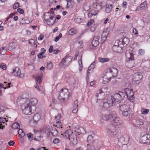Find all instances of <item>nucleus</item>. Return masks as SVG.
Segmentation results:
<instances>
[{"label": "nucleus", "instance_id": "f257e3e1", "mask_svg": "<svg viewBox=\"0 0 150 150\" xmlns=\"http://www.w3.org/2000/svg\"><path fill=\"white\" fill-rule=\"evenodd\" d=\"M53 9L51 8L48 12L44 13V18L46 21V23L48 25H52L57 21L56 19L59 20L61 18V16L59 15H57L55 17V15Z\"/></svg>", "mask_w": 150, "mask_h": 150}, {"label": "nucleus", "instance_id": "f03ea898", "mask_svg": "<svg viewBox=\"0 0 150 150\" xmlns=\"http://www.w3.org/2000/svg\"><path fill=\"white\" fill-rule=\"evenodd\" d=\"M62 135L65 138H69V139L74 144H76L77 143V140L76 135L74 134L72 131L70 129H68Z\"/></svg>", "mask_w": 150, "mask_h": 150}, {"label": "nucleus", "instance_id": "7ed1b4c3", "mask_svg": "<svg viewBox=\"0 0 150 150\" xmlns=\"http://www.w3.org/2000/svg\"><path fill=\"white\" fill-rule=\"evenodd\" d=\"M69 93L66 88H62L59 92L58 98L59 100L64 101L68 99L69 97Z\"/></svg>", "mask_w": 150, "mask_h": 150}, {"label": "nucleus", "instance_id": "20e7f679", "mask_svg": "<svg viewBox=\"0 0 150 150\" xmlns=\"http://www.w3.org/2000/svg\"><path fill=\"white\" fill-rule=\"evenodd\" d=\"M117 116V114L116 112L114 111H112L106 114L103 115L102 116V118L103 120L111 121L113 120L114 118H116Z\"/></svg>", "mask_w": 150, "mask_h": 150}, {"label": "nucleus", "instance_id": "39448f33", "mask_svg": "<svg viewBox=\"0 0 150 150\" xmlns=\"http://www.w3.org/2000/svg\"><path fill=\"white\" fill-rule=\"evenodd\" d=\"M140 142L143 144H150V134L145 132H142L141 134Z\"/></svg>", "mask_w": 150, "mask_h": 150}, {"label": "nucleus", "instance_id": "423d86ee", "mask_svg": "<svg viewBox=\"0 0 150 150\" xmlns=\"http://www.w3.org/2000/svg\"><path fill=\"white\" fill-rule=\"evenodd\" d=\"M143 77L142 74L141 72L135 73L132 78V83L135 85H138L141 82Z\"/></svg>", "mask_w": 150, "mask_h": 150}, {"label": "nucleus", "instance_id": "0eeeda50", "mask_svg": "<svg viewBox=\"0 0 150 150\" xmlns=\"http://www.w3.org/2000/svg\"><path fill=\"white\" fill-rule=\"evenodd\" d=\"M125 96V94L123 92L119 91L118 93H116L112 97V98L116 102H119L120 100H122Z\"/></svg>", "mask_w": 150, "mask_h": 150}, {"label": "nucleus", "instance_id": "6e6552de", "mask_svg": "<svg viewBox=\"0 0 150 150\" xmlns=\"http://www.w3.org/2000/svg\"><path fill=\"white\" fill-rule=\"evenodd\" d=\"M107 132L111 137L116 135L117 133V127L112 125H110L107 126Z\"/></svg>", "mask_w": 150, "mask_h": 150}, {"label": "nucleus", "instance_id": "1a4fd4ad", "mask_svg": "<svg viewBox=\"0 0 150 150\" xmlns=\"http://www.w3.org/2000/svg\"><path fill=\"white\" fill-rule=\"evenodd\" d=\"M129 141V137L127 135H124L121 136L119 139L118 144L119 146L122 144H127Z\"/></svg>", "mask_w": 150, "mask_h": 150}, {"label": "nucleus", "instance_id": "9d476101", "mask_svg": "<svg viewBox=\"0 0 150 150\" xmlns=\"http://www.w3.org/2000/svg\"><path fill=\"white\" fill-rule=\"evenodd\" d=\"M124 93L125 94V96L126 95L127 98L130 101L133 102L134 101V93L132 89L129 90V88H126L124 91Z\"/></svg>", "mask_w": 150, "mask_h": 150}, {"label": "nucleus", "instance_id": "9b49d317", "mask_svg": "<svg viewBox=\"0 0 150 150\" xmlns=\"http://www.w3.org/2000/svg\"><path fill=\"white\" fill-rule=\"evenodd\" d=\"M107 72L110 73H109L110 75L112 78H114L117 75L118 70L116 68L112 67L109 69V71H108Z\"/></svg>", "mask_w": 150, "mask_h": 150}, {"label": "nucleus", "instance_id": "f8f14e48", "mask_svg": "<svg viewBox=\"0 0 150 150\" xmlns=\"http://www.w3.org/2000/svg\"><path fill=\"white\" fill-rule=\"evenodd\" d=\"M37 103V100L35 98H33L30 99L29 100V103L27 104L31 107L33 109V110H34L36 109L35 106Z\"/></svg>", "mask_w": 150, "mask_h": 150}, {"label": "nucleus", "instance_id": "ddd939ff", "mask_svg": "<svg viewBox=\"0 0 150 150\" xmlns=\"http://www.w3.org/2000/svg\"><path fill=\"white\" fill-rule=\"evenodd\" d=\"M120 112H122L127 110H132V109L130 108L129 105L125 104H123L119 105Z\"/></svg>", "mask_w": 150, "mask_h": 150}, {"label": "nucleus", "instance_id": "4468645a", "mask_svg": "<svg viewBox=\"0 0 150 150\" xmlns=\"http://www.w3.org/2000/svg\"><path fill=\"white\" fill-rule=\"evenodd\" d=\"M33 109L31 107L27 104V106L25 107V108L22 110L23 113L27 115H30L31 114L32 110Z\"/></svg>", "mask_w": 150, "mask_h": 150}, {"label": "nucleus", "instance_id": "2eb2a0df", "mask_svg": "<svg viewBox=\"0 0 150 150\" xmlns=\"http://www.w3.org/2000/svg\"><path fill=\"white\" fill-rule=\"evenodd\" d=\"M12 74L15 76H19L20 77H23L24 76L23 74L21 73V71L19 68L16 67L13 69Z\"/></svg>", "mask_w": 150, "mask_h": 150}, {"label": "nucleus", "instance_id": "dca6fc26", "mask_svg": "<svg viewBox=\"0 0 150 150\" xmlns=\"http://www.w3.org/2000/svg\"><path fill=\"white\" fill-rule=\"evenodd\" d=\"M71 59V61L72 59V57H68V55H66L64 58L62 59L61 62H60L61 64H62V67L65 68L69 66V64H66V63L68 62L69 60L68 59Z\"/></svg>", "mask_w": 150, "mask_h": 150}, {"label": "nucleus", "instance_id": "f3484780", "mask_svg": "<svg viewBox=\"0 0 150 150\" xmlns=\"http://www.w3.org/2000/svg\"><path fill=\"white\" fill-rule=\"evenodd\" d=\"M113 122L112 124L114 126L117 127H119L121 126L122 124V121L119 118H118L117 116L116 118H114L113 120Z\"/></svg>", "mask_w": 150, "mask_h": 150}, {"label": "nucleus", "instance_id": "a211bd4d", "mask_svg": "<svg viewBox=\"0 0 150 150\" xmlns=\"http://www.w3.org/2000/svg\"><path fill=\"white\" fill-rule=\"evenodd\" d=\"M126 56L127 58H128L129 60L127 61L128 63H130L131 61L132 62V61L134 60V54L132 52L127 51L126 53Z\"/></svg>", "mask_w": 150, "mask_h": 150}, {"label": "nucleus", "instance_id": "6ab92c4d", "mask_svg": "<svg viewBox=\"0 0 150 150\" xmlns=\"http://www.w3.org/2000/svg\"><path fill=\"white\" fill-rule=\"evenodd\" d=\"M109 73L106 72L105 75L103 77V83L106 84L109 82L110 80L112 78L109 74Z\"/></svg>", "mask_w": 150, "mask_h": 150}, {"label": "nucleus", "instance_id": "aec40b11", "mask_svg": "<svg viewBox=\"0 0 150 150\" xmlns=\"http://www.w3.org/2000/svg\"><path fill=\"white\" fill-rule=\"evenodd\" d=\"M76 130L75 131H76L77 132L79 133L82 134H84L86 133V132L84 129L82 127H81L79 125H77L75 127Z\"/></svg>", "mask_w": 150, "mask_h": 150}, {"label": "nucleus", "instance_id": "412c9836", "mask_svg": "<svg viewBox=\"0 0 150 150\" xmlns=\"http://www.w3.org/2000/svg\"><path fill=\"white\" fill-rule=\"evenodd\" d=\"M61 115L58 114L55 117V120L56 121V126L59 128L61 127V122L59 119L61 117Z\"/></svg>", "mask_w": 150, "mask_h": 150}, {"label": "nucleus", "instance_id": "4be33fe9", "mask_svg": "<svg viewBox=\"0 0 150 150\" xmlns=\"http://www.w3.org/2000/svg\"><path fill=\"white\" fill-rule=\"evenodd\" d=\"M117 42L118 45H115L112 47V50L115 52H120V51L121 49V47H119V44L118 43L119 41H117Z\"/></svg>", "mask_w": 150, "mask_h": 150}, {"label": "nucleus", "instance_id": "5701e85b", "mask_svg": "<svg viewBox=\"0 0 150 150\" xmlns=\"http://www.w3.org/2000/svg\"><path fill=\"white\" fill-rule=\"evenodd\" d=\"M108 33L106 32L103 31L101 35V41L103 43L106 40Z\"/></svg>", "mask_w": 150, "mask_h": 150}, {"label": "nucleus", "instance_id": "b1692460", "mask_svg": "<svg viewBox=\"0 0 150 150\" xmlns=\"http://www.w3.org/2000/svg\"><path fill=\"white\" fill-rule=\"evenodd\" d=\"M52 127H51L49 126L48 125L45 127L44 130V132L46 133L47 136H49L50 134L51 129Z\"/></svg>", "mask_w": 150, "mask_h": 150}, {"label": "nucleus", "instance_id": "393cba45", "mask_svg": "<svg viewBox=\"0 0 150 150\" xmlns=\"http://www.w3.org/2000/svg\"><path fill=\"white\" fill-rule=\"evenodd\" d=\"M132 110H128L120 112L123 116L128 117L130 116V115L132 113Z\"/></svg>", "mask_w": 150, "mask_h": 150}, {"label": "nucleus", "instance_id": "a878e982", "mask_svg": "<svg viewBox=\"0 0 150 150\" xmlns=\"http://www.w3.org/2000/svg\"><path fill=\"white\" fill-rule=\"evenodd\" d=\"M129 40L127 38L125 37L122 40V44L124 46H126L128 45L129 42Z\"/></svg>", "mask_w": 150, "mask_h": 150}, {"label": "nucleus", "instance_id": "bb28decb", "mask_svg": "<svg viewBox=\"0 0 150 150\" xmlns=\"http://www.w3.org/2000/svg\"><path fill=\"white\" fill-rule=\"evenodd\" d=\"M35 80L36 82V86H35V88L37 89L38 88L39 90V87H38V88L37 87L38 86L37 83H38L39 85L42 82L41 78L40 76H38L36 78Z\"/></svg>", "mask_w": 150, "mask_h": 150}, {"label": "nucleus", "instance_id": "cd10ccee", "mask_svg": "<svg viewBox=\"0 0 150 150\" xmlns=\"http://www.w3.org/2000/svg\"><path fill=\"white\" fill-rule=\"evenodd\" d=\"M40 118V115L38 113L35 114L33 117V119L35 122V123L36 122H38Z\"/></svg>", "mask_w": 150, "mask_h": 150}, {"label": "nucleus", "instance_id": "c85d7f7f", "mask_svg": "<svg viewBox=\"0 0 150 150\" xmlns=\"http://www.w3.org/2000/svg\"><path fill=\"white\" fill-rule=\"evenodd\" d=\"M112 4H107L106 5L105 11L106 13H109L112 10Z\"/></svg>", "mask_w": 150, "mask_h": 150}, {"label": "nucleus", "instance_id": "c756f323", "mask_svg": "<svg viewBox=\"0 0 150 150\" xmlns=\"http://www.w3.org/2000/svg\"><path fill=\"white\" fill-rule=\"evenodd\" d=\"M93 138L92 135H89L87 137V142L89 144H87V146L89 144L91 145L93 143Z\"/></svg>", "mask_w": 150, "mask_h": 150}, {"label": "nucleus", "instance_id": "7c9ffc66", "mask_svg": "<svg viewBox=\"0 0 150 150\" xmlns=\"http://www.w3.org/2000/svg\"><path fill=\"white\" fill-rule=\"evenodd\" d=\"M16 47V45L15 43L13 42H12L9 43L8 47V49L11 50L15 49Z\"/></svg>", "mask_w": 150, "mask_h": 150}, {"label": "nucleus", "instance_id": "2f4dec72", "mask_svg": "<svg viewBox=\"0 0 150 150\" xmlns=\"http://www.w3.org/2000/svg\"><path fill=\"white\" fill-rule=\"evenodd\" d=\"M147 6V2H144L142 3L139 6V9L141 10H142L145 8Z\"/></svg>", "mask_w": 150, "mask_h": 150}, {"label": "nucleus", "instance_id": "473e14b6", "mask_svg": "<svg viewBox=\"0 0 150 150\" xmlns=\"http://www.w3.org/2000/svg\"><path fill=\"white\" fill-rule=\"evenodd\" d=\"M99 61L102 63H105L109 61V59L108 58L99 57L98 58Z\"/></svg>", "mask_w": 150, "mask_h": 150}, {"label": "nucleus", "instance_id": "72a5a7b5", "mask_svg": "<svg viewBox=\"0 0 150 150\" xmlns=\"http://www.w3.org/2000/svg\"><path fill=\"white\" fill-rule=\"evenodd\" d=\"M51 133L52 135L53 136H56L57 135L58 132L57 130L55 128H52L51 129Z\"/></svg>", "mask_w": 150, "mask_h": 150}, {"label": "nucleus", "instance_id": "f704fd0d", "mask_svg": "<svg viewBox=\"0 0 150 150\" xmlns=\"http://www.w3.org/2000/svg\"><path fill=\"white\" fill-rule=\"evenodd\" d=\"M91 43L93 46L96 47L99 45V43L98 40H95V38H93Z\"/></svg>", "mask_w": 150, "mask_h": 150}, {"label": "nucleus", "instance_id": "c9c22d12", "mask_svg": "<svg viewBox=\"0 0 150 150\" xmlns=\"http://www.w3.org/2000/svg\"><path fill=\"white\" fill-rule=\"evenodd\" d=\"M19 124L18 122H15L12 125V128L14 129H18L20 128Z\"/></svg>", "mask_w": 150, "mask_h": 150}, {"label": "nucleus", "instance_id": "e433bc0d", "mask_svg": "<svg viewBox=\"0 0 150 150\" xmlns=\"http://www.w3.org/2000/svg\"><path fill=\"white\" fill-rule=\"evenodd\" d=\"M107 102L111 106H112L113 104L115 102V101H114V100L112 98V96L110 98H109L108 99Z\"/></svg>", "mask_w": 150, "mask_h": 150}, {"label": "nucleus", "instance_id": "4c0bfd02", "mask_svg": "<svg viewBox=\"0 0 150 150\" xmlns=\"http://www.w3.org/2000/svg\"><path fill=\"white\" fill-rule=\"evenodd\" d=\"M6 47H3L0 49V54L2 55H4L6 53Z\"/></svg>", "mask_w": 150, "mask_h": 150}, {"label": "nucleus", "instance_id": "58836bf2", "mask_svg": "<svg viewBox=\"0 0 150 150\" xmlns=\"http://www.w3.org/2000/svg\"><path fill=\"white\" fill-rule=\"evenodd\" d=\"M18 133L19 136L21 137H23L25 136L24 133L23 132V130L21 129H19L18 130Z\"/></svg>", "mask_w": 150, "mask_h": 150}, {"label": "nucleus", "instance_id": "ea45409f", "mask_svg": "<svg viewBox=\"0 0 150 150\" xmlns=\"http://www.w3.org/2000/svg\"><path fill=\"white\" fill-rule=\"evenodd\" d=\"M76 32L75 30L73 28L70 29L69 31V34L71 35H73L76 34Z\"/></svg>", "mask_w": 150, "mask_h": 150}, {"label": "nucleus", "instance_id": "a19ab883", "mask_svg": "<svg viewBox=\"0 0 150 150\" xmlns=\"http://www.w3.org/2000/svg\"><path fill=\"white\" fill-rule=\"evenodd\" d=\"M44 52H41L39 53L38 55V58L42 59L43 58H45L46 57L45 55H43Z\"/></svg>", "mask_w": 150, "mask_h": 150}, {"label": "nucleus", "instance_id": "79ce46f5", "mask_svg": "<svg viewBox=\"0 0 150 150\" xmlns=\"http://www.w3.org/2000/svg\"><path fill=\"white\" fill-rule=\"evenodd\" d=\"M44 52H41L39 53L38 55V58L42 59L43 58H45L46 57L45 55H43Z\"/></svg>", "mask_w": 150, "mask_h": 150}, {"label": "nucleus", "instance_id": "37998d69", "mask_svg": "<svg viewBox=\"0 0 150 150\" xmlns=\"http://www.w3.org/2000/svg\"><path fill=\"white\" fill-rule=\"evenodd\" d=\"M44 52H41L39 53L38 55V58L42 59L43 58H45L46 57L45 55H43Z\"/></svg>", "mask_w": 150, "mask_h": 150}, {"label": "nucleus", "instance_id": "c03bdc74", "mask_svg": "<svg viewBox=\"0 0 150 150\" xmlns=\"http://www.w3.org/2000/svg\"><path fill=\"white\" fill-rule=\"evenodd\" d=\"M44 52H41L39 53L38 55V58L42 59L43 58H45L46 57L45 55H43Z\"/></svg>", "mask_w": 150, "mask_h": 150}, {"label": "nucleus", "instance_id": "a18cd8bd", "mask_svg": "<svg viewBox=\"0 0 150 150\" xmlns=\"http://www.w3.org/2000/svg\"><path fill=\"white\" fill-rule=\"evenodd\" d=\"M144 123V121L142 119L138 120L137 121V125H142Z\"/></svg>", "mask_w": 150, "mask_h": 150}, {"label": "nucleus", "instance_id": "49530a36", "mask_svg": "<svg viewBox=\"0 0 150 150\" xmlns=\"http://www.w3.org/2000/svg\"><path fill=\"white\" fill-rule=\"evenodd\" d=\"M41 136H36L35 137H32V139L35 141H39L41 139Z\"/></svg>", "mask_w": 150, "mask_h": 150}, {"label": "nucleus", "instance_id": "de8ad7c7", "mask_svg": "<svg viewBox=\"0 0 150 150\" xmlns=\"http://www.w3.org/2000/svg\"><path fill=\"white\" fill-rule=\"evenodd\" d=\"M145 53V50L142 49H139V54L141 55H144Z\"/></svg>", "mask_w": 150, "mask_h": 150}, {"label": "nucleus", "instance_id": "09e8293b", "mask_svg": "<svg viewBox=\"0 0 150 150\" xmlns=\"http://www.w3.org/2000/svg\"><path fill=\"white\" fill-rule=\"evenodd\" d=\"M49 70H51L53 68L52 63L51 62H49V63H47V68Z\"/></svg>", "mask_w": 150, "mask_h": 150}, {"label": "nucleus", "instance_id": "8fccbe9b", "mask_svg": "<svg viewBox=\"0 0 150 150\" xmlns=\"http://www.w3.org/2000/svg\"><path fill=\"white\" fill-rule=\"evenodd\" d=\"M103 107L106 108H108L111 106L107 102L104 103H103Z\"/></svg>", "mask_w": 150, "mask_h": 150}, {"label": "nucleus", "instance_id": "3c124183", "mask_svg": "<svg viewBox=\"0 0 150 150\" xmlns=\"http://www.w3.org/2000/svg\"><path fill=\"white\" fill-rule=\"evenodd\" d=\"M78 100H76L74 102L73 105V108H77L78 106Z\"/></svg>", "mask_w": 150, "mask_h": 150}, {"label": "nucleus", "instance_id": "603ef678", "mask_svg": "<svg viewBox=\"0 0 150 150\" xmlns=\"http://www.w3.org/2000/svg\"><path fill=\"white\" fill-rule=\"evenodd\" d=\"M127 144H122V145L119 146L120 147H121L123 150H127Z\"/></svg>", "mask_w": 150, "mask_h": 150}, {"label": "nucleus", "instance_id": "864d4df0", "mask_svg": "<svg viewBox=\"0 0 150 150\" xmlns=\"http://www.w3.org/2000/svg\"><path fill=\"white\" fill-rule=\"evenodd\" d=\"M0 68L4 70H5L6 68V65L4 63L0 64Z\"/></svg>", "mask_w": 150, "mask_h": 150}, {"label": "nucleus", "instance_id": "5fc2aeb1", "mask_svg": "<svg viewBox=\"0 0 150 150\" xmlns=\"http://www.w3.org/2000/svg\"><path fill=\"white\" fill-rule=\"evenodd\" d=\"M8 85H7L6 86V87L5 88L4 87H3V85L2 83H0V87L1 88H4V89H6V88H9V87H10V85L11 84V83H8Z\"/></svg>", "mask_w": 150, "mask_h": 150}, {"label": "nucleus", "instance_id": "6e6d98bb", "mask_svg": "<svg viewBox=\"0 0 150 150\" xmlns=\"http://www.w3.org/2000/svg\"><path fill=\"white\" fill-rule=\"evenodd\" d=\"M82 59H80L79 61H80L81 62V64H80L79 62V71H81L82 69V61H81Z\"/></svg>", "mask_w": 150, "mask_h": 150}, {"label": "nucleus", "instance_id": "4d7b16f0", "mask_svg": "<svg viewBox=\"0 0 150 150\" xmlns=\"http://www.w3.org/2000/svg\"><path fill=\"white\" fill-rule=\"evenodd\" d=\"M60 140L57 138H55L54 139L53 142L55 144H57L60 142Z\"/></svg>", "mask_w": 150, "mask_h": 150}, {"label": "nucleus", "instance_id": "13d9d810", "mask_svg": "<svg viewBox=\"0 0 150 150\" xmlns=\"http://www.w3.org/2000/svg\"><path fill=\"white\" fill-rule=\"evenodd\" d=\"M19 6V3L16 2L15 3L13 6V8L14 9H16Z\"/></svg>", "mask_w": 150, "mask_h": 150}, {"label": "nucleus", "instance_id": "bf43d9fd", "mask_svg": "<svg viewBox=\"0 0 150 150\" xmlns=\"http://www.w3.org/2000/svg\"><path fill=\"white\" fill-rule=\"evenodd\" d=\"M1 118V123H4L6 122H7L8 121L6 120V118L4 117H0Z\"/></svg>", "mask_w": 150, "mask_h": 150}, {"label": "nucleus", "instance_id": "052dcab7", "mask_svg": "<svg viewBox=\"0 0 150 150\" xmlns=\"http://www.w3.org/2000/svg\"><path fill=\"white\" fill-rule=\"evenodd\" d=\"M91 13H92L93 15H96L98 13V11L97 12L95 11L94 10H92L90 11Z\"/></svg>", "mask_w": 150, "mask_h": 150}, {"label": "nucleus", "instance_id": "680f3d73", "mask_svg": "<svg viewBox=\"0 0 150 150\" xmlns=\"http://www.w3.org/2000/svg\"><path fill=\"white\" fill-rule=\"evenodd\" d=\"M94 21L93 20H92L91 21H89L87 24L86 25L88 26H90L93 23Z\"/></svg>", "mask_w": 150, "mask_h": 150}, {"label": "nucleus", "instance_id": "e2e57ef3", "mask_svg": "<svg viewBox=\"0 0 150 150\" xmlns=\"http://www.w3.org/2000/svg\"><path fill=\"white\" fill-rule=\"evenodd\" d=\"M133 33L134 34L136 35H138V31L135 28H133Z\"/></svg>", "mask_w": 150, "mask_h": 150}, {"label": "nucleus", "instance_id": "0e129e2a", "mask_svg": "<svg viewBox=\"0 0 150 150\" xmlns=\"http://www.w3.org/2000/svg\"><path fill=\"white\" fill-rule=\"evenodd\" d=\"M17 11L19 13L21 14L23 13L24 12V10L23 9H22L21 8H18Z\"/></svg>", "mask_w": 150, "mask_h": 150}, {"label": "nucleus", "instance_id": "69168bd1", "mask_svg": "<svg viewBox=\"0 0 150 150\" xmlns=\"http://www.w3.org/2000/svg\"><path fill=\"white\" fill-rule=\"evenodd\" d=\"M8 144L10 146H12L15 144V142L11 140L8 142Z\"/></svg>", "mask_w": 150, "mask_h": 150}, {"label": "nucleus", "instance_id": "338daca9", "mask_svg": "<svg viewBox=\"0 0 150 150\" xmlns=\"http://www.w3.org/2000/svg\"><path fill=\"white\" fill-rule=\"evenodd\" d=\"M149 111V110L148 109H144V110L142 111V113L144 114H146L148 113Z\"/></svg>", "mask_w": 150, "mask_h": 150}, {"label": "nucleus", "instance_id": "774afa93", "mask_svg": "<svg viewBox=\"0 0 150 150\" xmlns=\"http://www.w3.org/2000/svg\"><path fill=\"white\" fill-rule=\"evenodd\" d=\"M96 29V27H95V26H91L90 28V29L91 31L92 32L94 31Z\"/></svg>", "mask_w": 150, "mask_h": 150}]
</instances>
